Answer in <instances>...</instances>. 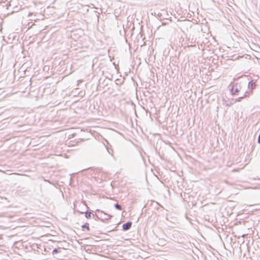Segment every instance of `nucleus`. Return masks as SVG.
I'll return each mask as SVG.
<instances>
[{
    "instance_id": "nucleus-1",
    "label": "nucleus",
    "mask_w": 260,
    "mask_h": 260,
    "mask_svg": "<svg viewBox=\"0 0 260 260\" xmlns=\"http://www.w3.org/2000/svg\"><path fill=\"white\" fill-rule=\"evenodd\" d=\"M230 93L232 95H241V92H243V86L240 83H234L229 85Z\"/></svg>"
},
{
    "instance_id": "nucleus-2",
    "label": "nucleus",
    "mask_w": 260,
    "mask_h": 260,
    "mask_svg": "<svg viewBox=\"0 0 260 260\" xmlns=\"http://www.w3.org/2000/svg\"><path fill=\"white\" fill-rule=\"evenodd\" d=\"M17 81L19 82V83H17V85H18V86H23V88L27 89L30 84L28 77H22L20 76Z\"/></svg>"
},
{
    "instance_id": "nucleus-3",
    "label": "nucleus",
    "mask_w": 260,
    "mask_h": 260,
    "mask_svg": "<svg viewBox=\"0 0 260 260\" xmlns=\"http://www.w3.org/2000/svg\"><path fill=\"white\" fill-rule=\"evenodd\" d=\"M27 243L22 240L17 241V250H22V254H26L27 249Z\"/></svg>"
},
{
    "instance_id": "nucleus-4",
    "label": "nucleus",
    "mask_w": 260,
    "mask_h": 260,
    "mask_svg": "<svg viewBox=\"0 0 260 260\" xmlns=\"http://www.w3.org/2000/svg\"><path fill=\"white\" fill-rule=\"evenodd\" d=\"M258 79L255 80L252 79L251 81H250L247 85V88L249 90H250L252 91L254 89H255L256 87V82L258 81Z\"/></svg>"
},
{
    "instance_id": "nucleus-5",
    "label": "nucleus",
    "mask_w": 260,
    "mask_h": 260,
    "mask_svg": "<svg viewBox=\"0 0 260 260\" xmlns=\"http://www.w3.org/2000/svg\"><path fill=\"white\" fill-rule=\"evenodd\" d=\"M132 225V222L128 221L122 225V230L124 231H126L130 229Z\"/></svg>"
},
{
    "instance_id": "nucleus-6",
    "label": "nucleus",
    "mask_w": 260,
    "mask_h": 260,
    "mask_svg": "<svg viewBox=\"0 0 260 260\" xmlns=\"http://www.w3.org/2000/svg\"><path fill=\"white\" fill-rule=\"evenodd\" d=\"M79 212L80 213V214H83V213H85V216L86 218H87V219H89V218H91V216H92L93 217H94V214H93L92 213V211H88L87 210L85 212H80V211H79Z\"/></svg>"
},
{
    "instance_id": "nucleus-7",
    "label": "nucleus",
    "mask_w": 260,
    "mask_h": 260,
    "mask_svg": "<svg viewBox=\"0 0 260 260\" xmlns=\"http://www.w3.org/2000/svg\"><path fill=\"white\" fill-rule=\"evenodd\" d=\"M222 101L223 105L226 106V107H230L231 106L235 104L234 99L232 100L226 101L225 99H223Z\"/></svg>"
},
{
    "instance_id": "nucleus-8",
    "label": "nucleus",
    "mask_w": 260,
    "mask_h": 260,
    "mask_svg": "<svg viewBox=\"0 0 260 260\" xmlns=\"http://www.w3.org/2000/svg\"><path fill=\"white\" fill-rule=\"evenodd\" d=\"M22 3H23L22 0H17V9H18L19 7L18 5H20V8H19V10H24L27 9V6H24L23 7H22L23 5H22Z\"/></svg>"
},
{
    "instance_id": "nucleus-9",
    "label": "nucleus",
    "mask_w": 260,
    "mask_h": 260,
    "mask_svg": "<svg viewBox=\"0 0 260 260\" xmlns=\"http://www.w3.org/2000/svg\"><path fill=\"white\" fill-rule=\"evenodd\" d=\"M243 93V94H242L243 97H244V98H245L249 97L251 94H252L253 93V91L249 90L245 91H244V92Z\"/></svg>"
},
{
    "instance_id": "nucleus-10",
    "label": "nucleus",
    "mask_w": 260,
    "mask_h": 260,
    "mask_svg": "<svg viewBox=\"0 0 260 260\" xmlns=\"http://www.w3.org/2000/svg\"><path fill=\"white\" fill-rule=\"evenodd\" d=\"M18 89H19L17 90V94L20 93V96H21V94L22 93L26 92V91H25V90H26V89L23 88V86H19Z\"/></svg>"
},
{
    "instance_id": "nucleus-11",
    "label": "nucleus",
    "mask_w": 260,
    "mask_h": 260,
    "mask_svg": "<svg viewBox=\"0 0 260 260\" xmlns=\"http://www.w3.org/2000/svg\"><path fill=\"white\" fill-rule=\"evenodd\" d=\"M81 228L82 229V230H84V229H86L87 231H90V228L89 225V223L86 222L84 223L83 225L81 226Z\"/></svg>"
},
{
    "instance_id": "nucleus-12",
    "label": "nucleus",
    "mask_w": 260,
    "mask_h": 260,
    "mask_svg": "<svg viewBox=\"0 0 260 260\" xmlns=\"http://www.w3.org/2000/svg\"><path fill=\"white\" fill-rule=\"evenodd\" d=\"M25 125H17V133L19 132L25 131L26 128H24Z\"/></svg>"
},
{
    "instance_id": "nucleus-13",
    "label": "nucleus",
    "mask_w": 260,
    "mask_h": 260,
    "mask_svg": "<svg viewBox=\"0 0 260 260\" xmlns=\"http://www.w3.org/2000/svg\"><path fill=\"white\" fill-rule=\"evenodd\" d=\"M105 215L106 216V217H104L103 218H101V220L102 221H105L106 220H109L110 218H111V217H112L111 215H109V214H105L104 213Z\"/></svg>"
},
{
    "instance_id": "nucleus-14",
    "label": "nucleus",
    "mask_w": 260,
    "mask_h": 260,
    "mask_svg": "<svg viewBox=\"0 0 260 260\" xmlns=\"http://www.w3.org/2000/svg\"><path fill=\"white\" fill-rule=\"evenodd\" d=\"M124 78L122 79H117L115 81L116 84L117 85H121L124 82Z\"/></svg>"
},
{
    "instance_id": "nucleus-15",
    "label": "nucleus",
    "mask_w": 260,
    "mask_h": 260,
    "mask_svg": "<svg viewBox=\"0 0 260 260\" xmlns=\"http://www.w3.org/2000/svg\"><path fill=\"white\" fill-rule=\"evenodd\" d=\"M244 99V97H243V95H241L240 96L238 97V98L234 100V103H236V102H241V100Z\"/></svg>"
},
{
    "instance_id": "nucleus-16",
    "label": "nucleus",
    "mask_w": 260,
    "mask_h": 260,
    "mask_svg": "<svg viewBox=\"0 0 260 260\" xmlns=\"http://www.w3.org/2000/svg\"><path fill=\"white\" fill-rule=\"evenodd\" d=\"M114 207L118 210L121 211L122 210V207L120 205L116 203L114 205Z\"/></svg>"
},
{
    "instance_id": "nucleus-17",
    "label": "nucleus",
    "mask_w": 260,
    "mask_h": 260,
    "mask_svg": "<svg viewBox=\"0 0 260 260\" xmlns=\"http://www.w3.org/2000/svg\"><path fill=\"white\" fill-rule=\"evenodd\" d=\"M25 225H23L21 223H20L18 220H17V228H23L25 226Z\"/></svg>"
},
{
    "instance_id": "nucleus-18",
    "label": "nucleus",
    "mask_w": 260,
    "mask_h": 260,
    "mask_svg": "<svg viewBox=\"0 0 260 260\" xmlns=\"http://www.w3.org/2000/svg\"><path fill=\"white\" fill-rule=\"evenodd\" d=\"M58 252H59V251L58 249L57 248L54 249L52 251L53 254L58 253Z\"/></svg>"
},
{
    "instance_id": "nucleus-19",
    "label": "nucleus",
    "mask_w": 260,
    "mask_h": 260,
    "mask_svg": "<svg viewBox=\"0 0 260 260\" xmlns=\"http://www.w3.org/2000/svg\"><path fill=\"white\" fill-rule=\"evenodd\" d=\"M25 254H22V250H19V251H17V255H20V256H23Z\"/></svg>"
},
{
    "instance_id": "nucleus-20",
    "label": "nucleus",
    "mask_w": 260,
    "mask_h": 260,
    "mask_svg": "<svg viewBox=\"0 0 260 260\" xmlns=\"http://www.w3.org/2000/svg\"><path fill=\"white\" fill-rule=\"evenodd\" d=\"M94 217H95V220H101V218H100V217H99V216H98V215H96V214H95V215H94Z\"/></svg>"
},
{
    "instance_id": "nucleus-21",
    "label": "nucleus",
    "mask_w": 260,
    "mask_h": 260,
    "mask_svg": "<svg viewBox=\"0 0 260 260\" xmlns=\"http://www.w3.org/2000/svg\"><path fill=\"white\" fill-rule=\"evenodd\" d=\"M18 168H19V167L17 166V175H23V174L22 173L18 172H20L21 171L20 170L18 169Z\"/></svg>"
},
{
    "instance_id": "nucleus-22",
    "label": "nucleus",
    "mask_w": 260,
    "mask_h": 260,
    "mask_svg": "<svg viewBox=\"0 0 260 260\" xmlns=\"http://www.w3.org/2000/svg\"><path fill=\"white\" fill-rule=\"evenodd\" d=\"M23 67L22 66L21 67V68L20 69L18 70V72L20 73V70H21L22 72H24L25 71V70H24V68H22Z\"/></svg>"
},
{
    "instance_id": "nucleus-23",
    "label": "nucleus",
    "mask_w": 260,
    "mask_h": 260,
    "mask_svg": "<svg viewBox=\"0 0 260 260\" xmlns=\"http://www.w3.org/2000/svg\"><path fill=\"white\" fill-rule=\"evenodd\" d=\"M101 79H100V80H99V84L98 85L100 87H101V85H101Z\"/></svg>"
},
{
    "instance_id": "nucleus-24",
    "label": "nucleus",
    "mask_w": 260,
    "mask_h": 260,
    "mask_svg": "<svg viewBox=\"0 0 260 260\" xmlns=\"http://www.w3.org/2000/svg\"><path fill=\"white\" fill-rule=\"evenodd\" d=\"M107 150L109 153H111V150H109V149H107Z\"/></svg>"
},
{
    "instance_id": "nucleus-25",
    "label": "nucleus",
    "mask_w": 260,
    "mask_h": 260,
    "mask_svg": "<svg viewBox=\"0 0 260 260\" xmlns=\"http://www.w3.org/2000/svg\"><path fill=\"white\" fill-rule=\"evenodd\" d=\"M107 150L109 153H111V150H109V149H107Z\"/></svg>"
},
{
    "instance_id": "nucleus-26",
    "label": "nucleus",
    "mask_w": 260,
    "mask_h": 260,
    "mask_svg": "<svg viewBox=\"0 0 260 260\" xmlns=\"http://www.w3.org/2000/svg\"><path fill=\"white\" fill-rule=\"evenodd\" d=\"M46 249L45 248H44V252H46Z\"/></svg>"
}]
</instances>
